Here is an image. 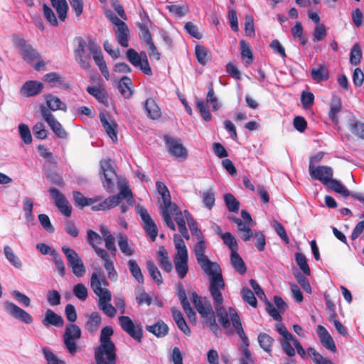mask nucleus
<instances>
[{
    "label": "nucleus",
    "mask_w": 364,
    "mask_h": 364,
    "mask_svg": "<svg viewBox=\"0 0 364 364\" xmlns=\"http://www.w3.org/2000/svg\"><path fill=\"white\" fill-rule=\"evenodd\" d=\"M86 241L98 257L106 256L107 252L105 249L98 247L102 243L103 239L97 232L91 229L87 230Z\"/></svg>",
    "instance_id": "obj_23"
},
{
    "label": "nucleus",
    "mask_w": 364,
    "mask_h": 364,
    "mask_svg": "<svg viewBox=\"0 0 364 364\" xmlns=\"http://www.w3.org/2000/svg\"><path fill=\"white\" fill-rule=\"evenodd\" d=\"M185 214L186 215L187 224L190 228L192 235H195L198 240L203 238V235L200 229L198 228L196 221L193 218L191 213L185 210Z\"/></svg>",
    "instance_id": "obj_47"
},
{
    "label": "nucleus",
    "mask_w": 364,
    "mask_h": 364,
    "mask_svg": "<svg viewBox=\"0 0 364 364\" xmlns=\"http://www.w3.org/2000/svg\"><path fill=\"white\" fill-rule=\"evenodd\" d=\"M122 330L137 342H141L143 337L142 326L140 323H134L130 317L120 316L118 318Z\"/></svg>",
    "instance_id": "obj_9"
},
{
    "label": "nucleus",
    "mask_w": 364,
    "mask_h": 364,
    "mask_svg": "<svg viewBox=\"0 0 364 364\" xmlns=\"http://www.w3.org/2000/svg\"><path fill=\"white\" fill-rule=\"evenodd\" d=\"M274 339L265 333H260L258 336V342L260 347L266 352L271 353Z\"/></svg>",
    "instance_id": "obj_50"
},
{
    "label": "nucleus",
    "mask_w": 364,
    "mask_h": 364,
    "mask_svg": "<svg viewBox=\"0 0 364 364\" xmlns=\"http://www.w3.org/2000/svg\"><path fill=\"white\" fill-rule=\"evenodd\" d=\"M118 90L124 98H130L133 94L132 82L131 79L126 76L122 77L119 81Z\"/></svg>",
    "instance_id": "obj_35"
},
{
    "label": "nucleus",
    "mask_w": 364,
    "mask_h": 364,
    "mask_svg": "<svg viewBox=\"0 0 364 364\" xmlns=\"http://www.w3.org/2000/svg\"><path fill=\"white\" fill-rule=\"evenodd\" d=\"M102 285L107 286L108 282L101 272H93L90 278V286L95 294L99 297L98 307L109 317L116 315L117 309L111 304V292Z\"/></svg>",
    "instance_id": "obj_2"
},
{
    "label": "nucleus",
    "mask_w": 364,
    "mask_h": 364,
    "mask_svg": "<svg viewBox=\"0 0 364 364\" xmlns=\"http://www.w3.org/2000/svg\"><path fill=\"white\" fill-rule=\"evenodd\" d=\"M224 200L230 212L237 213L240 208V202L232 193H225Z\"/></svg>",
    "instance_id": "obj_52"
},
{
    "label": "nucleus",
    "mask_w": 364,
    "mask_h": 364,
    "mask_svg": "<svg viewBox=\"0 0 364 364\" xmlns=\"http://www.w3.org/2000/svg\"><path fill=\"white\" fill-rule=\"evenodd\" d=\"M87 48L90 52L93 55V60L97 66L105 63L102 50L96 42L93 41H90Z\"/></svg>",
    "instance_id": "obj_40"
},
{
    "label": "nucleus",
    "mask_w": 364,
    "mask_h": 364,
    "mask_svg": "<svg viewBox=\"0 0 364 364\" xmlns=\"http://www.w3.org/2000/svg\"><path fill=\"white\" fill-rule=\"evenodd\" d=\"M40 111L42 117L48 123L52 131L61 139H65L67 137V132L63 128L61 124L55 119L53 114L46 107L41 105Z\"/></svg>",
    "instance_id": "obj_15"
},
{
    "label": "nucleus",
    "mask_w": 364,
    "mask_h": 364,
    "mask_svg": "<svg viewBox=\"0 0 364 364\" xmlns=\"http://www.w3.org/2000/svg\"><path fill=\"white\" fill-rule=\"evenodd\" d=\"M311 75L312 79L316 82H321L328 80L329 77L328 70L323 64L320 65L317 68L312 69Z\"/></svg>",
    "instance_id": "obj_43"
},
{
    "label": "nucleus",
    "mask_w": 364,
    "mask_h": 364,
    "mask_svg": "<svg viewBox=\"0 0 364 364\" xmlns=\"http://www.w3.org/2000/svg\"><path fill=\"white\" fill-rule=\"evenodd\" d=\"M77 46L74 50L75 60L79 63L80 66L84 70L90 68L91 65L90 62V57L89 55H85V48L87 43L85 41L79 37L77 38Z\"/></svg>",
    "instance_id": "obj_20"
},
{
    "label": "nucleus",
    "mask_w": 364,
    "mask_h": 364,
    "mask_svg": "<svg viewBox=\"0 0 364 364\" xmlns=\"http://www.w3.org/2000/svg\"><path fill=\"white\" fill-rule=\"evenodd\" d=\"M157 262L164 271L166 272H171L172 271V263L169 259L168 252L164 246L159 247L157 256Z\"/></svg>",
    "instance_id": "obj_31"
},
{
    "label": "nucleus",
    "mask_w": 364,
    "mask_h": 364,
    "mask_svg": "<svg viewBox=\"0 0 364 364\" xmlns=\"http://www.w3.org/2000/svg\"><path fill=\"white\" fill-rule=\"evenodd\" d=\"M19 134L23 141L29 144L32 142V136L29 127L25 124H20L18 125Z\"/></svg>",
    "instance_id": "obj_64"
},
{
    "label": "nucleus",
    "mask_w": 364,
    "mask_h": 364,
    "mask_svg": "<svg viewBox=\"0 0 364 364\" xmlns=\"http://www.w3.org/2000/svg\"><path fill=\"white\" fill-rule=\"evenodd\" d=\"M114 33L118 43L124 48H127L129 46V30L127 24L121 25L120 27L117 28Z\"/></svg>",
    "instance_id": "obj_34"
},
{
    "label": "nucleus",
    "mask_w": 364,
    "mask_h": 364,
    "mask_svg": "<svg viewBox=\"0 0 364 364\" xmlns=\"http://www.w3.org/2000/svg\"><path fill=\"white\" fill-rule=\"evenodd\" d=\"M48 191L52 199L54 200L55 206L60 213L65 217H70L73 208L65 196L56 188H50Z\"/></svg>",
    "instance_id": "obj_16"
},
{
    "label": "nucleus",
    "mask_w": 364,
    "mask_h": 364,
    "mask_svg": "<svg viewBox=\"0 0 364 364\" xmlns=\"http://www.w3.org/2000/svg\"><path fill=\"white\" fill-rule=\"evenodd\" d=\"M349 126L353 134L364 139V123L355 120H350Z\"/></svg>",
    "instance_id": "obj_59"
},
{
    "label": "nucleus",
    "mask_w": 364,
    "mask_h": 364,
    "mask_svg": "<svg viewBox=\"0 0 364 364\" xmlns=\"http://www.w3.org/2000/svg\"><path fill=\"white\" fill-rule=\"evenodd\" d=\"M146 116L151 119L156 120L161 117V111L153 98H148L144 104Z\"/></svg>",
    "instance_id": "obj_29"
},
{
    "label": "nucleus",
    "mask_w": 364,
    "mask_h": 364,
    "mask_svg": "<svg viewBox=\"0 0 364 364\" xmlns=\"http://www.w3.org/2000/svg\"><path fill=\"white\" fill-rule=\"evenodd\" d=\"M5 310L12 317L26 323L30 324L33 323V317L26 311L18 306L14 303L9 301L4 302Z\"/></svg>",
    "instance_id": "obj_21"
},
{
    "label": "nucleus",
    "mask_w": 364,
    "mask_h": 364,
    "mask_svg": "<svg viewBox=\"0 0 364 364\" xmlns=\"http://www.w3.org/2000/svg\"><path fill=\"white\" fill-rule=\"evenodd\" d=\"M81 337V330L75 324H68L66 326L63 334V340L66 349L71 355H75L77 352L76 341Z\"/></svg>",
    "instance_id": "obj_7"
},
{
    "label": "nucleus",
    "mask_w": 364,
    "mask_h": 364,
    "mask_svg": "<svg viewBox=\"0 0 364 364\" xmlns=\"http://www.w3.org/2000/svg\"><path fill=\"white\" fill-rule=\"evenodd\" d=\"M309 173L314 180H318L325 186L333 176L331 167L327 166H315L312 163L309 164Z\"/></svg>",
    "instance_id": "obj_13"
},
{
    "label": "nucleus",
    "mask_w": 364,
    "mask_h": 364,
    "mask_svg": "<svg viewBox=\"0 0 364 364\" xmlns=\"http://www.w3.org/2000/svg\"><path fill=\"white\" fill-rule=\"evenodd\" d=\"M202 200L204 205L209 210L215 205V193L212 189L200 192Z\"/></svg>",
    "instance_id": "obj_55"
},
{
    "label": "nucleus",
    "mask_w": 364,
    "mask_h": 364,
    "mask_svg": "<svg viewBox=\"0 0 364 364\" xmlns=\"http://www.w3.org/2000/svg\"><path fill=\"white\" fill-rule=\"evenodd\" d=\"M224 243L230 248L231 252H237L238 249L237 243L234 236L229 232L220 234Z\"/></svg>",
    "instance_id": "obj_56"
},
{
    "label": "nucleus",
    "mask_w": 364,
    "mask_h": 364,
    "mask_svg": "<svg viewBox=\"0 0 364 364\" xmlns=\"http://www.w3.org/2000/svg\"><path fill=\"white\" fill-rule=\"evenodd\" d=\"M4 253L7 260L16 268L21 269L22 267V262L21 259L14 252L12 248L6 245L4 247Z\"/></svg>",
    "instance_id": "obj_45"
},
{
    "label": "nucleus",
    "mask_w": 364,
    "mask_h": 364,
    "mask_svg": "<svg viewBox=\"0 0 364 364\" xmlns=\"http://www.w3.org/2000/svg\"><path fill=\"white\" fill-rule=\"evenodd\" d=\"M146 268L151 279L158 285L161 284L163 283L161 274L153 260H148L146 262Z\"/></svg>",
    "instance_id": "obj_44"
},
{
    "label": "nucleus",
    "mask_w": 364,
    "mask_h": 364,
    "mask_svg": "<svg viewBox=\"0 0 364 364\" xmlns=\"http://www.w3.org/2000/svg\"><path fill=\"white\" fill-rule=\"evenodd\" d=\"M240 43L242 58L246 59L245 63L247 65L251 64L253 60V53L250 44L245 41H241Z\"/></svg>",
    "instance_id": "obj_53"
},
{
    "label": "nucleus",
    "mask_w": 364,
    "mask_h": 364,
    "mask_svg": "<svg viewBox=\"0 0 364 364\" xmlns=\"http://www.w3.org/2000/svg\"><path fill=\"white\" fill-rule=\"evenodd\" d=\"M203 271L209 277L210 282L223 280L222 270L215 262H211L208 258L198 263Z\"/></svg>",
    "instance_id": "obj_19"
},
{
    "label": "nucleus",
    "mask_w": 364,
    "mask_h": 364,
    "mask_svg": "<svg viewBox=\"0 0 364 364\" xmlns=\"http://www.w3.org/2000/svg\"><path fill=\"white\" fill-rule=\"evenodd\" d=\"M46 105L48 106V109H50L53 111L56 110H63L65 112L67 110L66 105L63 102L59 97L54 96L53 95H46Z\"/></svg>",
    "instance_id": "obj_36"
},
{
    "label": "nucleus",
    "mask_w": 364,
    "mask_h": 364,
    "mask_svg": "<svg viewBox=\"0 0 364 364\" xmlns=\"http://www.w3.org/2000/svg\"><path fill=\"white\" fill-rule=\"evenodd\" d=\"M193 303L200 315L201 318L204 320V324L208 326L210 330L217 336H219V326L216 322L215 314L218 316V321L221 326L227 329L230 326L231 316L230 309H233L230 307L228 311L223 306L215 308V311H213L212 305L209 301L205 298L202 299L196 292L192 294Z\"/></svg>",
    "instance_id": "obj_1"
},
{
    "label": "nucleus",
    "mask_w": 364,
    "mask_h": 364,
    "mask_svg": "<svg viewBox=\"0 0 364 364\" xmlns=\"http://www.w3.org/2000/svg\"><path fill=\"white\" fill-rule=\"evenodd\" d=\"M242 298L244 301L248 303L253 307H256L257 305V299L254 293L249 288H243L241 291Z\"/></svg>",
    "instance_id": "obj_62"
},
{
    "label": "nucleus",
    "mask_w": 364,
    "mask_h": 364,
    "mask_svg": "<svg viewBox=\"0 0 364 364\" xmlns=\"http://www.w3.org/2000/svg\"><path fill=\"white\" fill-rule=\"evenodd\" d=\"M324 186L344 197L350 196L352 198L364 203V193L358 192L350 193L344 185H343L339 181L333 178V177L328 182L327 185H325Z\"/></svg>",
    "instance_id": "obj_17"
},
{
    "label": "nucleus",
    "mask_w": 364,
    "mask_h": 364,
    "mask_svg": "<svg viewBox=\"0 0 364 364\" xmlns=\"http://www.w3.org/2000/svg\"><path fill=\"white\" fill-rule=\"evenodd\" d=\"M316 333L320 338V341L322 346L325 348L332 352L336 351V346L335 342L332 336L330 335V333L328 332V331L324 326L318 325L316 328Z\"/></svg>",
    "instance_id": "obj_25"
},
{
    "label": "nucleus",
    "mask_w": 364,
    "mask_h": 364,
    "mask_svg": "<svg viewBox=\"0 0 364 364\" xmlns=\"http://www.w3.org/2000/svg\"><path fill=\"white\" fill-rule=\"evenodd\" d=\"M99 257L103 260V267L107 272L108 279L112 281H116L117 279L118 274L114 268V262L110 259L108 252L106 253V256H100Z\"/></svg>",
    "instance_id": "obj_37"
},
{
    "label": "nucleus",
    "mask_w": 364,
    "mask_h": 364,
    "mask_svg": "<svg viewBox=\"0 0 364 364\" xmlns=\"http://www.w3.org/2000/svg\"><path fill=\"white\" fill-rule=\"evenodd\" d=\"M146 329L158 338L164 337L168 331V326L162 321H159L154 325L146 326Z\"/></svg>",
    "instance_id": "obj_39"
},
{
    "label": "nucleus",
    "mask_w": 364,
    "mask_h": 364,
    "mask_svg": "<svg viewBox=\"0 0 364 364\" xmlns=\"http://www.w3.org/2000/svg\"><path fill=\"white\" fill-rule=\"evenodd\" d=\"M99 117L108 136L113 141H117V123L114 120L109 119L108 115L105 113H100Z\"/></svg>",
    "instance_id": "obj_26"
},
{
    "label": "nucleus",
    "mask_w": 364,
    "mask_h": 364,
    "mask_svg": "<svg viewBox=\"0 0 364 364\" xmlns=\"http://www.w3.org/2000/svg\"><path fill=\"white\" fill-rule=\"evenodd\" d=\"M341 107L342 103L341 99L336 96H333L330 105L328 117L335 124H338V114L341 110Z\"/></svg>",
    "instance_id": "obj_33"
},
{
    "label": "nucleus",
    "mask_w": 364,
    "mask_h": 364,
    "mask_svg": "<svg viewBox=\"0 0 364 364\" xmlns=\"http://www.w3.org/2000/svg\"><path fill=\"white\" fill-rule=\"evenodd\" d=\"M100 231L102 234V237L105 241L106 249L109 251L110 254L113 256L116 255L117 248L115 246V238L109 229L104 225L100 226Z\"/></svg>",
    "instance_id": "obj_28"
},
{
    "label": "nucleus",
    "mask_w": 364,
    "mask_h": 364,
    "mask_svg": "<svg viewBox=\"0 0 364 364\" xmlns=\"http://www.w3.org/2000/svg\"><path fill=\"white\" fill-rule=\"evenodd\" d=\"M159 194L161 196L162 200V202L159 205V208L161 210V214L163 220L168 228L173 231H175L176 225L173 223V220H172V218L169 217L168 210L170 208H172L173 210L177 209V205L171 202L169 191L166 193L161 192Z\"/></svg>",
    "instance_id": "obj_12"
},
{
    "label": "nucleus",
    "mask_w": 364,
    "mask_h": 364,
    "mask_svg": "<svg viewBox=\"0 0 364 364\" xmlns=\"http://www.w3.org/2000/svg\"><path fill=\"white\" fill-rule=\"evenodd\" d=\"M195 54L198 63L203 65L207 63L208 50L200 45H197L195 48Z\"/></svg>",
    "instance_id": "obj_63"
},
{
    "label": "nucleus",
    "mask_w": 364,
    "mask_h": 364,
    "mask_svg": "<svg viewBox=\"0 0 364 364\" xmlns=\"http://www.w3.org/2000/svg\"><path fill=\"white\" fill-rule=\"evenodd\" d=\"M164 140L168 148V151L171 156L181 160L186 159L188 156V151L182 144L180 139L171 138L166 135L164 137Z\"/></svg>",
    "instance_id": "obj_14"
},
{
    "label": "nucleus",
    "mask_w": 364,
    "mask_h": 364,
    "mask_svg": "<svg viewBox=\"0 0 364 364\" xmlns=\"http://www.w3.org/2000/svg\"><path fill=\"white\" fill-rule=\"evenodd\" d=\"M50 2L56 10L59 19L61 21H64L68 11V5L66 0H50Z\"/></svg>",
    "instance_id": "obj_41"
},
{
    "label": "nucleus",
    "mask_w": 364,
    "mask_h": 364,
    "mask_svg": "<svg viewBox=\"0 0 364 364\" xmlns=\"http://www.w3.org/2000/svg\"><path fill=\"white\" fill-rule=\"evenodd\" d=\"M168 211L169 217L171 218V215H175L174 220L178 225V230L181 232L182 237L186 240H189L190 235L186 226V223H187V221L185 210L182 212L179 207L177 205V209L173 210L172 208H170Z\"/></svg>",
    "instance_id": "obj_22"
},
{
    "label": "nucleus",
    "mask_w": 364,
    "mask_h": 364,
    "mask_svg": "<svg viewBox=\"0 0 364 364\" xmlns=\"http://www.w3.org/2000/svg\"><path fill=\"white\" fill-rule=\"evenodd\" d=\"M230 314L232 326L244 345L242 349L243 358L240 359V364L253 363L254 360L252 358L251 352L248 348L249 340L243 330L240 316L237 313L235 309H230Z\"/></svg>",
    "instance_id": "obj_5"
},
{
    "label": "nucleus",
    "mask_w": 364,
    "mask_h": 364,
    "mask_svg": "<svg viewBox=\"0 0 364 364\" xmlns=\"http://www.w3.org/2000/svg\"><path fill=\"white\" fill-rule=\"evenodd\" d=\"M44 80L52 85H56L62 89L68 90L70 85L65 81V79L57 73H47L44 76Z\"/></svg>",
    "instance_id": "obj_32"
},
{
    "label": "nucleus",
    "mask_w": 364,
    "mask_h": 364,
    "mask_svg": "<svg viewBox=\"0 0 364 364\" xmlns=\"http://www.w3.org/2000/svg\"><path fill=\"white\" fill-rule=\"evenodd\" d=\"M122 199H125L127 204L129 205L134 204V200L133 194L127 186H121L118 194L108 197L102 203L104 208L107 210L118 205Z\"/></svg>",
    "instance_id": "obj_8"
},
{
    "label": "nucleus",
    "mask_w": 364,
    "mask_h": 364,
    "mask_svg": "<svg viewBox=\"0 0 364 364\" xmlns=\"http://www.w3.org/2000/svg\"><path fill=\"white\" fill-rule=\"evenodd\" d=\"M118 245L121 252L126 256L134 255V249L129 245L128 238L126 235L123 234L118 235Z\"/></svg>",
    "instance_id": "obj_48"
},
{
    "label": "nucleus",
    "mask_w": 364,
    "mask_h": 364,
    "mask_svg": "<svg viewBox=\"0 0 364 364\" xmlns=\"http://www.w3.org/2000/svg\"><path fill=\"white\" fill-rule=\"evenodd\" d=\"M230 262L233 269L240 274H244L247 268L245 264L237 252H231L230 255Z\"/></svg>",
    "instance_id": "obj_42"
},
{
    "label": "nucleus",
    "mask_w": 364,
    "mask_h": 364,
    "mask_svg": "<svg viewBox=\"0 0 364 364\" xmlns=\"http://www.w3.org/2000/svg\"><path fill=\"white\" fill-rule=\"evenodd\" d=\"M205 249L206 245L204 238L198 240V242L194 246V253L198 263H200L203 260L208 259V257L205 255Z\"/></svg>",
    "instance_id": "obj_49"
},
{
    "label": "nucleus",
    "mask_w": 364,
    "mask_h": 364,
    "mask_svg": "<svg viewBox=\"0 0 364 364\" xmlns=\"http://www.w3.org/2000/svg\"><path fill=\"white\" fill-rule=\"evenodd\" d=\"M362 58V50L358 43H355L350 50V63L353 65H357L360 63Z\"/></svg>",
    "instance_id": "obj_58"
},
{
    "label": "nucleus",
    "mask_w": 364,
    "mask_h": 364,
    "mask_svg": "<svg viewBox=\"0 0 364 364\" xmlns=\"http://www.w3.org/2000/svg\"><path fill=\"white\" fill-rule=\"evenodd\" d=\"M206 102L212 105L213 111H217L220 107L218 97L215 95L213 82L208 85V92L206 96Z\"/></svg>",
    "instance_id": "obj_54"
},
{
    "label": "nucleus",
    "mask_w": 364,
    "mask_h": 364,
    "mask_svg": "<svg viewBox=\"0 0 364 364\" xmlns=\"http://www.w3.org/2000/svg\"><path fill=\"white\" fill-rule=\"evenodd\" d=\"M100 168L104 178L103 186L108 192L111 193L113 191V179L116 176V172L112 166L110 159L102 160Z\"/></svg>",
    "instance_id": "obj_18"
},
{
    "label": "nucleus",
    "mask_w": 364,
    "mask_h": 364,
    "mask_svg": "<svg viewBox=\"0 0 364 364\" xmlns=\"http://www.w3.org/2000/svg\"><path fill=\"white\" fill-rule=\"evenodd\" d=\"M13 41L15 46L20 50L22 58L25 61L31 63L40 58V54L38 51L28 43L24 38L16 36L14 37Z\"/></svg>",
    "instance_id": "obj_10"
},
{
    "label": "nucleus",
    "mask_w": 364,
    "mask_h": 364,
    "mask_svg": "<svg viewBox=\"0 0 364 364\" xmlns=\"http://www.w3.org/2000/svg\"><path fill=\"white\" fill-rule=\"evenodd\" d=\"M225 289V282L223 280L210 282L209 291L213 300L215 308L223 306V297L221 290Z\"/></svg>",
    "instance_id": "obj_24"
},
{
    "label": "nucleus",
    "mask_w": 364,
    "mask_h": 364,
    "mask_svg": "<svg viewBox=\"0 0 364 364\" xmlns=\"http://www.w3.org/2000/svg\"><path fill=\"white\" fill-rule=\"evenodd\" d=\"M196 107L197 109L199 111L202 118L206 121L209 122L211 120L212 116L209 111L208 106L205 105L203 100L200 99H197L196 101Z\"/></svg>",
    "instance_id": "obj_57"
},
{
    "label": "nucleus",
    "mask_w": 364,
    "mask_h": 364,
    "mask_svg": "<svg viewBox=\"0 0 364 364\" xmlns=\"http://www.w3.org/2000/svg\"><path fill=\"white\" fill-rule=\"evenodd\" d=\"M113 333V328L109 326H107L101 330L100 343L95 350L96 364H116V347L111 340Z\"/></svg>",
    "instance_id": "obj_3"
},
{
    "label": "nucleus",
    "mask_w": 364,
    "mask_h": 364,
    "mask_svg": "<svg viewBox=\"0 0 364 364\" xmlns=\"http://www.w3.org/2000/svg\"><path fill=\"white\" fill-rule=\"evenodd\" d=\"M43 88L41 82L29 80L26 82L20 89V94L26 97L35 96L39 94Z\"/></svg>",
    "instance_id": "obj_27"
},
{
    "label": "nucleus",
    "mask_w": 364,
    "mask_h": 364,
    "mask_svg": "<svg viewBox=\"0 0 364 364\" xmlns=\"http://www.w3.org/2000/svg\"><path fill=\"white\" fill-rule=\"evenodd\" d=\"M173 242L177 250L173 257L175 269L180 279H183L188 271V250L182 237L178 234L173 235Z\"/></svg>",
    "instance_id": "obj_4"
},
{
    "label": "nucleus",
    "mask_w": 364,
    "mask_h": 364,
    "mask_svg": "<svg viewBox=\"0 0 364 364\" xmlns=\"http://www.w3.org/2000/svg\"><path fill=\"white\" fill-rule=\"evenodd\" d=\"M42 323L45 326H54L56 327H62L64 325V320L61 316L56 314L51 309H47L45 316L42 320Z\"/></svg>",
    "instance_id": "obj_30"
},
{
    "label": "nucleus",
    "mask_w": 364,
    "mask_h": 364,
    "mask_svg": "<svg viewBox=\"0 0 364 364\" xmlns=\"http://www.w3.org/2000/svg\"><path fill=\"white\" fill-rule=\"evenodd\" d=\"M87 92L95 97L97 101L105 105L108 106V100L104 92L96 87H87L86 89Z\"/></svg>",
    "instance_id": "obj_51"
},
{
    "label": "nucleus",
    "mask_w": 364,
    "mask_h": 364,
    "mask_svg": "<svg viewBox=\"0 0 364 364\" xmlns=\"http://www.w3.org/2000/svg\"><path fill=\"white\" fill-rule=\"evenodd\" d=\"M65 255L68 265L72 269L73 273L77 277H82L86 272L85 267L76 251L67 246L62 247Z\"/></svg>",
    "instance_id": "obj_6"
},
{
    "label": "nucleus",
    "mask_w": 364,
    "mask_h": 364,
    "mask_svg": "<svg viewBox=\"0 0 364 364\" xmlns=\"http://www.w3.org/2000/svg\"><path fill=\"white\" fill-rule=\"evenodd\" d=\"M307 353L315 364H328L331 362L329 359L323 357L314 348H308Z\"/></svg>",
    "instance_id": "obj_61"
},
{
    "label": "nucleus",
    "mask_w": 364,
    "mask_h": 364,
    "mask_svg": "<svg viewBox=\"0 0 364 364\" xmlns=\"http://www.w3.org/2000/svg\"><path fill=\"white\" fill-rule=\"evenodd\" d=\"M295 259L304 274L307 276L310 275L311 271L305 255L297 252L295 254Z\"/></svg>",
    "instance_id": "obj_60"
},
{
    "label": "nucleus",
    "mask_w": 364,
    "mask_h": 364,
    "mask_svg": "<svg viewBox=\"0 0 364 364\" xmlns=\"http://www.w3.org/2000/svg\"><path fill=\"white\" fill-rule=\"evenodd\" d=\"M101 321L100 314L97 311L92 312L87 318L85 328L90 333H94L99 328Z\"/></svg>",
    "instance_id": "obj_38"
},
{
    "label": "nucleus",
    "mask_w": 364,
    "mask_h": 364,
    "mask_svg": "<svg viewBox=\"0 0 364 364\" xmlns=\"http://www.w3.org/2000/svg\"><path fill=\"white\" fill-rule=\"evenodd\" d=\"M132 276L140 284L144 283V277L141 268L134 259H129L127 262Z\"/></svg>",
    "instance_id": "obj_46"
},
{
    "label": "nucleus",
    "mask_w": 364,
    "mask_h": 364,
    "mask_svg": "<svg viewBox=\"0 0 364 364\" xmlns=\"http://www.w3.org/2000/svg\"><path fill=\"white\" fill-rule=\"evenodd\" d=\"M136 211L139 214L143 222V228L144 229L146 235L149 237L151 241H155L158 235V228L154 220L151 218L147 210L141 206L137 205Z\"/></svg>",
    "instance_id": "obj_11"
}]
</instances>
